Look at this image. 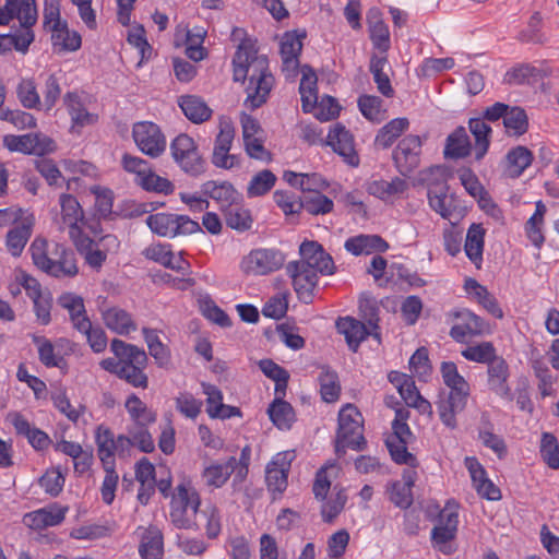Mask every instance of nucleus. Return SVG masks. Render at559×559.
<instances>
[{
    "label": "nucleus",
    "instance_id": "nucleus-1",
    "mask_svg": "<svg viewBox=\"0 0 559 559\" xmlns=\"http://www.w3.org/2000/svg\"><path fill=\"white\" fill-rule=\"evenodd\" d=\"M234 80L245 82L247 97L245 106L257 109L263 105L274 84V78L269 71V60L265 56H258L253 44L238 45L234 60Z\"/></svg>",
    "mask_w": 559,
    "mask_h": 559
},
{
    "label": "nucleus",
    "instance_id": "nucleus-2",
    "mask_svg": "<svg viewBox=\"0 0 559 559\" xmlns=\"http://www.w3.org/2000/svg\"><path fill=\"white\" fill-rule=\"evenodd\" d=\"M45 239L36 238L31 247L34 264L55 277H73L79 273L73 251L60 243H56L52 251H48Z\"/></svg>",
    "mask_w": 559,
    "mask_h": 559
},
{
    "label": "nucleus",
    "instance_id": "nucleus-3",
    "mask_svg": "<svg viewBox=\"0 0 559 559\" xmlns=\"http://www.w3.org/2000/svg\"><path fill=\"white\" fill-rule=\"evenodd\" d=\"M110 348L116 357H123L127 359L122 369H120L119 379L127 381L134 388L146 389L148 385V378L144 373V368L146 367L148 359L144 349L118 338H114L111 341Z\"/></svg>",
    "mask_w": 559,
    "mask_h": 559
},
{
    "label": "nucleus",
    "instance_id": "nucleus-4",
    "mask_svg": "<svg viewBox=\"0 0 559 559\" xmlns=\"http://www.w3.org/2000/svg\"><path fill=\"white\" fill-rule=\"evenodd\" d=\"M362 421L360 412L353 404H347L340 411L335 444V452L338 456L345 454L346 448L357 451L365 449L366 440L362 435Z\"/></svg>",
    "mask_w": 559,
    "mask_h": 559
},
{
    "label": "nucleus",
    "instance_id": "nucleus-5",
    "mask_svg": "<svg viewBox=\"0 0 559 559\" xmlns=\"http://www.w3.org/2000/svg\"><path fill=\"white\" fill-rule=\"evenodd\" d=\"M200 504V497L194 488L187 484L178 485L170 502L171 522L178 528H198Z\"/></svg>",
    "mask_w": 559,
    "mask_h": 559
},
{
    "label": "nucleus",
    "instance_id": "nucleus-6",
    "mask_svg": "<svg viewBox=\"0 0 559 559\" xmlns=\"http://www.w3.org/2000/svg\"><path fill=\"white\" fill-rule=\"evenodd\" d=\"M364 318L367 321V325L352 317L338 318L336 321L338 333L345 336L346 343L353 352H357L360 343L365 341L368 335L380 340V334L377 332L379 329L378 308L373 306L369 307V312L365 313Z\"/></svg>",
    "mask_w": 559,
    "mask_h": 559
},
{
    "label": "nucleus",
    "instance_id": "nucleus-7",
    "mask_svg": "<svg viewBox=\"0 0 559 559\" xmlns=\"http://www.w3.org/2000/svg\"><path fill=\"white\" fill-rule=\"evenodd\" d=\"M76 250L84 258L86 264L99 271L109 253H116L120 241L115 235L108 234L98 239H92L82 234L72 239Z\"/></svg>",
    "mask_w": 559,
    "mask_h": 559
},
{
    "label": "nucleus",
    "instance_id": "nucleus-8",
    "mask_svg": "<svg viewBox=\"0 0 559 559\" xmlns=\"http://www.w3.org/2000/svg\"><path fill=\"white\" fill-rule=\"evenodd\" d=\"M146 224L154 234L162 237L173 238L201 231L199 223L186 215L169 213L152 214L147 216Z\"/></svg>",
    "mask_w": 559,
    "mask_h": 559
},
{
    "label": "nucleus",
    "instance_id": "nucleus-9",
    "mask_svg": "<svg viewBox=\"0 0 559 559\" xmlns=\"http://www.w3.org/2000/svg\"><path fill=\"white\" fill-rule=\"evenodd\" d=\"M459 506L454 501H448L440 511L438 522L431 531L432 544L438 550L445 555L454 551L450 544L456 536L459 525Z\"/></svg>",
    "mask_w": 559,
    "mask_h": 559
},
{
    "label": "nucleus",
    "instance_id": "nucleus-10",
    "mask_svg": "<svg viewBox=\"0 0 559 559\" xmlns=\"http://www.w3.org/2000/svg\"><path fill=\"white\" fill-rule=\"evenodd\" d=\"M171 155L188 175L198 177L205 171V163L199 154L194 140L188 134H179L170 144Z\"/></svg>",
    "mask_w": 559,
    "mask_h": 559
},
{
    "label": "nucleus",
    "instance_id": "nucleus-11",
    "mask_svg": "<svg viewBox=\"0 0 559 559\" xmlns=\"http://www.w3.org/2000/svg\"><path fill=\"white\" fill-rule=\"evenodd\" d=\"M299 261H293L299 269H305L318 275H331L334 273L332 257L324 251L317 241H304L299 247Z\"/></svg>",
    "mask_w": 559,
    "mask_h": 559
},
{
    "label": "nucleus",
    "instance_id": "nucleus-12",
    "mask_svg": "<svg viewBox=\"0 0 559 559\" xmlns=\"http://www.w3.org/2000/svg\"><path fill=\"white\" fill-rule=\"evenodd\" d=\"M423 141L420 136L408 134L395 146L392 159L402 176H409L420 164Z\"/></svg>",
    "mask_w": 559,
    "mask_h": 559
},
{
    "label": "nucleus",
    "instance_id": "nucleus-13",
    "mask_svg": "<svg viewBox=\"0 0 559 559\" xmlns=\"http://www.w3.org/2000/svg\"><path fill=\"white\" fill-rule=\"evenodd\" d=\"M133 140L139 150L145 155L156 158L166 148V139L159 127L150 121L134 123L132 128Z\"/></svg>",
    "mask_w": 559,
    "mask_h": 559
},
{
    "label": "nucleus",
    "instance_id": "nucleus-14",
    "mask_svg": "<svg viewBox=\"0 0 559 559\" xmlns=\"http://www.w3.org/2000/svg\"><path fill=\"white\" fill-rule=\"evenodd\" d=\"M3 145L10 152H20L29 155H45L55 150V142L41 133H27L22 135L8 134L3 136Z\"/></svg>",
    "mask_w": 559,
    "mask_h": 559
},
{
    "label": "nucleus",
    "instance_id": "nucleus-15",
    "mask_svg": "<svg viewBox=\"0 0 559 559\" xmlns=\"http://www.w3.org/2000/svg\"><path fill=\"white\" fill-rule=\"evenodd\" d=\"M285 258L281 251L275 249L252 250L241 263L246 273L266 275L282 267Z\"/></svg>",
    "mask_w": 559,
    "mask_h": 559
},
{
    "label": "nucleus",
    "instance_id": "nucleus-16",
    "mask_svg": "<svg viewBox=\"0 0 559 559\" xmlns=\"http://www.w3.org/2000/svg\"><path fill=\"white\" fill-rule=\"evenodd\" d=\"M59 203L60 217L56 218L55 224L60 231L68 229L72 240L82 234L80 224L84 221V212L79 201L71 194H61Z\"/></svg>",
    "mask_w": 559,
    "mask_h": 559
},
{
    "label": "nucleus",
    "instance_id": "nucleus-17",
    "mask_svg": "<svg viewBox=\"0 0 559 559\" xmlns=\"http://www.w3.org/2000/svg\"><path fill=\"white\" fill-rule=\"evenodd\" d=\"M455 318L460 322L451 328L450 336L459 343H464L467 337L479 336L490 332L489 323L467 309L457 311Z\"/></svg>",
    "mask_w": 559,
    "mask_h": 559
},
{
    "label": "nucleus",
    "instance_id": "nucleus-18",
    "mask_svg": "<svg viewBox=\"0 0 559 559\" xmlns=\"http://www.w3.org/2000/svg\"><path fill=\"white\" fill-rule=\"evenodd\" d=\"M306 37L305 33L286 32L281 40V58L282 70L287 79H293L297 75L299 67V56L302 50V39Z\"/></svg>",
    "mask_w": 559,
    "mask_h": 559
},
{
    "label": "nucleus",
    "instance_id": "nucleus-19",
    "mask_svg": "<svg viewBox=\"0 0 559 559\" xmlns=\"http://www.w3.org/2000/svg\"><path fill=\"white\" fill-rule=\"evenodd\" d=\"M22 21L25 25H34L37 21L35 0H5L0 8V25H8L13 19Z\"/></svg>",
    "mask_w": 559,
    "mask_h": 559
},
{
    "label": "nucleus",
    "instance_id": "nucleus-20",
    "mask_svg": "<svg viewBox=\"0 0 559 559\" xmlns=\"http://www.w3.org/2000/svg\"><path fill=\"white\" fill-rule=\"evenodd\" d=\"M297 297L304 304H311L313 292L318 284V275L305 269H299L295 263L289 262L286 266Z\"/></svg>",
    "mask_w": 559,
    "mask_h": 559
},
{
    "label": "nucleus",
    "instance_id": "nucleus-21",
    "mask_svg": "<svg viewBox=\"0 0 559 559\" xmlns=\"http://www.w3.org/2000/svg\"><path fill=\"white\" fill-rule=\"evenodd\" d=\"M487 384L490 391L502 399L511 401L513 399L508 383L510 377L509 366L502 357H497L487 365Z\"/></svg>",
    "mask_w": 559,
    "mask_h": 559
},
{
    "label": "nucleus",
    "instance_id": "nucleus-22",
    "mask_svg": "<svg viewBox=\"0 0 559 559\" xmlns=\"http://www.w3.org/2000/svg\"><path fill=\"white\" fill-rule=\"evenodd\" d=\"M328 144L335 153L342 156L347 164L352 166L359 164L358 155L354 148L353 135L345 127L341 124L334 126V128L329 131Z\"/></svg>",
    "mask_w": 559,
    "mask_h": 559
},
{
    "label": "nucleus",
    "instance_id": "nucleus-23",
    "mask_svg": "<svg viewBox=\"0 0 559 559\" xmlns=\"http://www.w3.org/2000/svg\"><path fill=\"white\" fill-rule=\"evenodd\" d=\"M201 190L204 195L218 203L222 212L241 200V194L227 181H206L202 185Z\"/></svg>",
    "mask_w": 559,
    "mask_h": 559
},
{
    "label": "nucleus",
    "instance_id": "nucleus-24",
    "mask_svg": "<svg viewBox=\"0 0 559 559\" xmlns=\"http://www.w3.org/2000/svg\"><path fill=\"white\" fill-rule=\"evenodd\" d=\"M290 469V460L286 453L277 454L274 460L267 464L265 469V481L269 490L283 492L287 487V476Z\"/></svg>",
    "mask_w": 559,
    "mask_h": 559
},
{
    "label": "nucleus",
    "instance_id": "nucleus-25",
    "mask_svg": "<svg viewBox=\"0 0 559 559\" xmlns=\"http://www.w3.org/2000/svg\"><path fill=\"white\" fill-rule=\"evenodd\" d=\"M64 106L72 120V129L91 126L97 121V115L90 112L81 97L75 92H69L63 97Z\"/></svg>",
    "mask_w": 559,
    "mask_h": 559
},
{
    "label": "nucleus",
    "instance_id": "nucleus-26",
    "mask_svg": "<svg viewBox=\"0 0 559 559\" xmlns=\"http://www.w3.org/2000/svg\"><path fill=\"white\" fill-rule=\"evenodd\" d=\"M345 249L355 255L385 252L389 243L378 235H359L345 241Z\"/></svg>",
    "mask_w": 559,
    "mask_h": 559
},
{
    "label": "nucleus",
    "instance_id": "nucleus-27",
    "mask_svg": "<svg viewBox=\"0 0 559 559\" xmlns=\"http://www.w3.org/2000/svg\"><path fill=\"white\" fill-rule=\"evenodd\" d=\"M66 508H44L27 513L24 523L34 530H43L49 526L59 525L66 516Z\"/></svg>",
    "mask_w": 559,
    "mask_h": 559
},
{
    "label": "nucleus",
    "instance_id": "nucleus-28",
    "mask_svg": "<svg viewBox=\"0 0 559 559\" xmlns=\"http://www.w3.org/2000/svg\"><path fill=\"white\" fill-rule=\"evenodd\" d=\"M33 224L34 218L32 216H26L15 227L8 231L7 248L12 255L19 257L22 253L32 235Z\"/></svg>",
    "mask_w": 559,
    "mask_h": 559
},
{
    "label": "nucleus",
    "instance_id": "nucleus-29",
    "mask_svg": "<svg viewBox=\"0 0 559 559\" xmlns=\"http://www.w3.org/2000/svg\"><path fill=\"white\" fill-rule=\"evenodd\" d=\"M58 302L62 308L69 311L73 326L76 330H86L90 328V319L86 317L82 297L67 293L59 297Z\"/></svg>",
    "mask_w": 559,
    "mask_h": 559
},
{
    "label": "nucleus",
    "instance_id": "nucleus-30",
    "mask_svg": "<svg viewBox=\"0 0 559 559\" xmlns=\"http://www.w3.org/2000/svg\"><path fill=\"white\" fill-rule=\"evenodd\" d=\"M178 105L185 116L193 123H202L212 116V109L201 97L195 95L181 96Z\"/></svg>",
    "mask_w": 559,
    "mask_h": 559
},
{
    "label": "nucleus",
    "instance_id": "nucleus-31",
    "mask_svg": "<svg viewBox=\"0 0 559 559\" xmlns=\"http://www.w3.org/2000/svg\"><path fill=\"white\" fill-rule=\"evenodd\" d=\"M11 417L12 425L14 426L16 432L19 435L25 436L28 442L36 450H44L49 445L50 439L48 435L40 429L31 427V424L24 416L19 413H14Z\"/></svg>",
    "mask_w": 559,
    "mask_h": 559
},
{
    "label": "nucleus",
    "instance_id": "nucleus-32",
    "mask_svg": "<svg viewBox=\"0 0 559 559\" xmlns=\"http://www.w3.org/2000/svg\"><path fill=\"white\" fill-rule=\"evenodd\" d=\"M103 320L109 330L120 335H127L136 330L130 313L118 307L103 311Z\"/></svg>",
    "mask_w": 559,
    "mask_h": 559
},
{
    "label": "nucleus",
    "instance_id": "nucleus-33",
    "mask_svg": "<svg viewBox=\"0 0 559 559\" xmlns=\"http://www.w3.org/2000/svg\"><path fill=\"white\" fill-rule=\"evenodd\" d=\"M471 150L472 145L465 128L457 127L447 138L444 156L453 159L464 158L469 155Z\"/></svg>",
    "mask_w": 559,
    "mask_h": 559
},
{
    "label": "nucleus",
    "instance_id": "nucleus-34",
    "mask_svg": "<svg viewBox=\"0 0 559 559\" xmlns=\"http://www.w3.org/2000/svg\"><path fill=\"white\" fill-rule=\"evenodd\" d=\"M532 152L527 147L519 145L508 152L506 156L504 174L510 178H518L532 164Z\"/></svg>",
    "mask_w": 559,
    "mask_h": 559
},
{
    "label": "nucleus",
    "instance_id": "nucleus-35",
    "mask_svg": "<svg viewBox=\"0 0 559 559\" xmlns=\"http://www.w3.org/2000/svg\"><path fill=\"white\" fill-rule=\"evenodd\" d=\"M234 463L235 456H230L224 463L215 462L206 466L202 472V478L206 486L214 488H221L224 486L234 473Z\"/></svg>",
    "mask_w": 559,
    "mask_h": 559
},
{
    "label": "nucleus",
    "instance_id": "nucleus-36",
    "mask_svg": "<svg viewBox=\"0 0 559 559\" xmlns=\"http://www.w3.org/2000/svg\"><path fill=\"white\" fill-rule=\"evenodd\" d=\"M301 81L299 85V93L301 96L304 111H310L318 102L317 95V74L309 66L301 67Z\"/></svg>",
    "mask_w": 559,
    "mask_h": 559
},
{
    "label": "nucleus",
    "instance_id": "nucleus-37",
    "mask_svg": "<svg viewBox=\"0 0 559 559\" xmlns=\"http://www.w3.org/2000/svg\"><path fill=\"white\" fill-rule=\"evenodd\" d=\"M407 188V182L400 177H394L391 181L383 179L373 180L367 185L368 193L381 200L400 195L404 193Z\"/></svg>",
    "mask_w": 559,
    "mask_h": 559
},
{
    "label": "nucleus",
    "instance_id": "nucleus-38",
    "mask_svg": "<svg viewBox=\"0 0 559 559\" xmlns=\"http://www.w3.org/2000/svg\"><path fill=\"white\" fill-rule=\"evenodd\" d=\"M95 442L103 466L115 465L116 439L111 430L103 425L98 426L95 432Z\"/></svg>",
    "mask_w": 559,
    "mask_h": 559
},
{
    "label": "nucleus",
    "instance_id": "nucleus-39",
    "mask_svg": "<svg viewBox=\"0 0 559 559\" xmlns=\"http://www.w3.org/2000/svg\"><path fill=\"white\" fill-rule=\"evenodd\" d=\"M409 127L407 118H395L384 124L377 133L374 145L380 148H389L393 142Z\"/></svg>",
    "mask_w": 559,
    "mask_h": 559
},
{
    "label": "nucleus",
    "instance_id": "nucleus-40",
    "mask_svg": "<svg viewBox=\"0 0 559 559\" xmlns=\"http://www.w3.org/2000/svg\"><path fill=\"white\" fill-rule=\"evenodd\" d=\"M267 414L272 423L281 430L290 429L295 421V412L293 406L282 399H275L270 404Z\"/></svg>",
    "mask_w": 559,
    "mask_h": 559
},
{
    "label": "nucleus",
    "instance_id": "nucleus-41",
    "mask_svg": "<svg viewBox=\"0 0 559 559\" xmlns=\"http://www.w3.org/2000/svg\"><path fill=\"white\" fill-rule=\"evenodd\" d=\"M484 235L485 230L480 225L473 224L466 235L465 252L468 259L477 266H480L483 261L484 250Z\"/></svg>",
    "mask_w": 559,
    "mask_h": 559
},
{
    "label": "nucleus",
    "instance_id": "nucleus-42",
    "mask_svg": "<svg viewBox=\"0 0 559 559\" xmlns=\"http://www.w3.org/2000/svg\"><path fill=\"white\" fill-rule=\"evenodd\" d=\"M139 552L143 559H159L163 554V536L156 527H148L142 535Z\"/></svg>",
    "mask_w": 559,
    "mask_h": 559
},
{
    "label": "nucleus",
    "instance_id": "nucleus-43",
    "mask_svg": "<svg viewBox=\"0 0 559 559\" xmlns=\"http://www.w3.org/2000/svg\"><path fill=\"white\" fill-rule=\"evenodd\" d=\"M468 127L475 138V158L480 160L488 151L491 128L481 118L469 119Z\"/></svg>",
    "mask_w": 559,
    "mask_h": 559
},
{
    "label": "nucleus",
    "instance_id": "nucleus-44",
    "mask_svg": "<svg viewBox=\"0 0 559 559\" xmlns=\"http://www.w3.org/2000/svg\"><path fill=\"white\" fill-rule=\"evenodd\" d=\"M134 182L143 190L158 194L169 195L175 191V185L167 178L157 175L152 168L139 179H134Z\"/></svg>",
    "mask_w": 559,
    "mask_h": 559
},
{
    "label": "nucleus",
    "instance_id": "nucleus-45",
    "mask_svg": "<svg viewBox=\"0 0 559 559\" xmlns=\"http://www.w3.org/2000/svg\"><path fill=\"white\" fill-rule=\"evenodd\" d=\"M124 406L135 427L147 426L156 420V413L150 409L135 394L127 399Z\"/></svg>",
    "mask_w": 559,
    "mask_h": 559
},
{
    "label": "nucleus",
    "instance_id": "nucleus-46",
    "mask_svg": "<svg viewBox=\"0 0 559 559\" xmlns=\"http://www.w3.org/2000/svg\"><path fill=\"white\" fill-rule=\"evenodd\" d=\"M50 33L53 47L58 48L60 51H75L81 47L82 39L80 34L75 31H70L64 21L60 27H57Z\"/></svg>",
    "mask_w": 559,
    "mask_h": 559
},
{
    "label": "nucleus",
    "instance_id": "nucleus-47",
    "mask_svg": "<svg viewBox=\"0 0 559 559\" xmlns=\"http://www.w3.org/2000/svg\"><path fill=\"white\" fill-rule=\"evenodd\" d=\"M347 502V495L343 488L335 486L333 492L321 506V516L323 522L332 523L344 510Z\"/></svg>",
    "mask_w": 559,
    "mask_h": 559
},
{
    "label": "nucleus",
    "instance_id": "nucleus-48",
    "mask_svg": "<svg viewBox=\"0 0 559 559\" xmlns=\"http://www.w3.org/2000/svg\"><path fill=\"white\" fill-rule=\"evenodd\" d=\"M386 63V57H379L374 55L370 59L369 69L372 73L378 91L385 97H392L394 95V90L391 85L389 75L384 72Z\"/></svg>",
    "mask_w": 559,
    "mask_h": 559
},
{
    "label": "nucleus",
    "instance_id": "nucleus-49",
    "mask_svg": "<svg viewBox=\"0 0 559 559\" xmlns=\"http://www.w3.org/2000/svg\"><path fill=\"white\" fill-rule=\"evenodd\" d=\"M319 382L323 401L328 403L335 402L341 393V385L336 372L323 367L319 376Z\"/></svg>",
    "mask_w": 559,
    "mask_h": 559
},
{
    "label": "nucleus",
    "instance_id": "nucleus-50",
    "mask_svg": "<svg viewBox=\"0 0 559 559\" xmlns=\"http://www.w3.org/2000/svg\"><path fill=\"white\" fill-rule=\"evenodd\" d=\"M276 180V176L271 170L263 169L259 171L248 183V197L255 198L266 194L275 186Z\"/></svg>",
    "mask_w": 559,
    "mask_h": 559
},
{
    "label": "nucleus",
    "instance_id": "nucleus-51",
    "mask_svg": "<svg viewBox=\"0 0 559 559\" xmlns=\"http://www.w3.org/2000/svg\"><path fill=\"white\" fill-rule=\"evenodd\" d=\"M223 213L228 227L237 230H247L251 227L250 212L243 209L239 202L230 205Z\"/></svg>",
    "mask_w": 559,
    "mask_h": 559
},
{
    "label": "nucleus",
    "instance_id": "nucleus-52",
    "mask_svg": "<svg viewBox=\"0 0 559 559\" xmlns=\"http://www.w3.org/2000/svg\"><path fill=\"white\" fill-rule=\"evenodd\" d=\"M382 99L374 95H362L358 98V107L362 116L373 122H380L385 117Z\"/></svg>",
    "mask_w": 559,
    "mask_h": 559
},
{
    "label": "nucleus",
    "instance_id": "nucleus-53",
    "mask_svg": "<svg viewBox=\"0 0 559 559\" xmlns=\"http://www.w3.org/2000/svg\"><path fill=\"white\" fill-rule=\"evenodd\" d=\"M503 124L510 134L520 136L528 129V118L525 110L521 107H510L506 115Z\"/></svg>",
    "mask_w": 559,
    "mask_h": 559
},
{
    "label": "nucleus",
    "instance_id": "nucleus-54",
    "mask_svg": "<svg viewBox=\"0 0 559 559\" xmlns=\"http://www.w3.org/2000/svg\"><path fill=\"white\" fill-rule=\"evenodd\" d=\"M370 39L373 46L385 52L390 48V33L385 23L378 16L368 17Z\"/></svg>",
    "mask_w": 559,
    "mask_h": 559
},
{
    "label": "nucleus",
    "instance_id": "nucleus-55",
    "mask_svg": "<svg viewBox=\"0 0 559 559\" xmlns=\"http://www.w3.org/2000/svg\"><path fill=\"white\" fill-rule=\"evenodd\" d=\"M300 205L311 215L326 214L333 210V201L319 191L305 195Z\"/></svg>",
    "mask_w": 559,
    "mask_h": 559
},
{
    "label": "nucleus",
    "instance_id": "nucleus-56",
    "mask_svg": "<svg viewBox=\"0 0 559 559\" xmlns=\"http://www.w3.org/2000/svg\"><path fill=\"white\" fill-rule=\"evenodd\" d=\"M461 354L469 361L487 365L498 357L496 355V349L490 342H483L477 345L468 346L463 349Z\"/></svg>",
    "mask_w": 559,
    "mask_h": 559
},
{
    "label": "nucleus",
    "instance_id": "nucleus-57",
    "mask_svg": "<svg viewBox=\"0 0 559 559\" xmlns=\"http://www.w3.org/2000/svg\"><path fill=\"white\" fill-rule=\"evenodd\" d=\"M428 201L430 207L445 219H450L452 209L448 202V186H438V189L428 190Z\"/></svg>",
    "mask_w": 559,
    "mask_h": 559
},
{
    "label": "nucleus",
    "instance_id": "nucleus-58",
    "mask_svg": "<svg viewBox=\"0 0 559 559\" xmlns=\"http://www.w3.org/2000/svg\"><path fill=\"white\" fill-rule=\"evenodd\" d=\"M16 95L24 108H39L41 105L36 84L31 79H23L19 83L16 87Z\"/></svg>",
    "mask_w": 559,
    "mask_h": 559
},
{
    "label": "nucleus",
    "instance_id": "nucleus-59",
    "mask_svg": "<svg viewBox=\"0 0 559 559\" xmlns=\"http://www.w3.org/2000/svg\"><path fill=\"white\" fill-rule=\"evenodd\" d=\"M540 455L550 468H559V444L557 438L550 432L542 435Z\"/></svg>",
    "mask_w": 559,
    "mask_h": 559
},
{
    "label": "nucleus",
    "instance_id": "nucleus-60",
    "mask_svg": "<svg viewBox=\"0 0 559 559\" xmlns=\"http://www.w3.org/2000/svg\"><path fill=\"white\" fill-rule=\"evenodd\" d=\"M234 136L235 129L233 124L228 121H221L219 132L215 139V145L212 157H217L221 154L228 153L230 151Z\"/></svg>",
    "mask_w": 559,
    "mask_h": 559
},
{
    "label": "nucleus",
    "instance_id": "nucleus-61",
    "mask_svg": "<svg viewBox=\"0 0 559 559\" xmlns=\"http://www.w3.org/2000/svg\"><path fill=\"white\" fill-rule=\"evenodd\" d=\"M386 447L389 449L392 460L397 464H406L415 467L417 459L415 455L407 451V443L386 439Z\"/></svg>",
    "mask_w": 559,
    "mask_h": 559
},
{
    "label": "nucleus",
    "instance_id": "nucleus-62",
    "mask_svg": "<svg viewBox=\"0 0 559 559\" xmlns=\"http://www.w3.org/2000/svg\"><path fill=\"white\" fill-rule=\"evenodd\" d=\"M409 368L418 378L426 380L431 373V366L426 347L418 348L409 359Z\"/></svg>",
    "mask_w": 559,
    "mask_h": 559
},
{
    "label": "nucleus",
    "instance_id": "nucleus-63",
    "mask_svg": "<svg viewBox=\"0 0 559 559\" xmlns=\"http://www.w3.org/2000/svg\"><path fill=\"white\" fill-rule=\"evenodd\" d=\"M51 400L55 407L58 408V411L67 416V418L72 423H76L82 412L84 411L83 406H80L79 408L73 407L64 391L59 390L52 393Z\"/></svg>",
    "mask_w": 559,
    "mask_h": 559
},
{
    "label": "nucleus",
    "instance_id": "nucleus-64",
    "mask_svg": "<svg viewBox=\"0 0 559 559\" xmlns=\"http://www.w3.org/2000/svg\"><path fill=\"white\" fill-rule=\"evenodd\" d=\"M479 440L485 447L491 449L500 459L506 455L507 448L504 441L491 431V425L489 421H486L484 428L479 430Z\"/></svg>",
    "mask_w": 559,
    "mask_h": 559
}]
</instances>
